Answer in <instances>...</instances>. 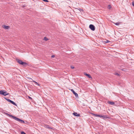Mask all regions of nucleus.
<instances>
[{
	"mask_svg": "<svg viewBox=\"0 0 134 134\" xmlns=\"http://www.w3.org/2000/svg\"><path fill=\"white\" fill-rule=\"evenodd\" d=\"M29 98H30L31 99V97H29Z\"/></svg>",
	"mask_w": 134,
	"mask_h": 134,
	"instance_id": "c85d7f7f",
	"label": "nucleus"
},
{
	"mask_svg": "<svg viewBox=\"0 0 134 134\" xmlns=\"http://www.w3.org/2000/svg\"><path fill=\"white\" fill-rule=\"evenodd\" d=\"M0 94L6 96L8 95L9 94L7 93L6 92H4V90H1L0 91Z\"/></svg>",
	"mask_w": 134,
	"mask_h": 134,
	"instance_id": "7ed1b4c3",
	"label": "nucleus"
},
{
	"mask_svg": "<svg viewBox=\"0 0 134 134\" xmlns=\"http://www.w3.org/2000/svg\"><path fill=\"white\" fill-rule=\"evenodd\" d=\"M109 42V41L108 40H107L106 41H105V42L106 43H108Z\"/></svg>",
	"mask_w": 134,
	"mask_h": 134,
	"instance_id": "4be33fe9",
	"label": "nucleus"
},
{
	"mask_svg": "<svg viewBox=\"0 0 134 134\" xmlns=\"http://www.w3.org/2000/svg\"><path fill=\"white\" fill-rule=\"evenodd\" d=\"M73 114L75 116H80V115L79 114H78L76 113H73Z\"/></svg>",
	"mask_w": 134,
	"mask_h": 134,
	"instance_id": "6e6552de",
	"label": "nucleus"
},
{
	"mask_svg": "<svg viewBox=\"0 0 134 134\" xmlns=\"http://www.w3.org/2000/svg\"><path fill=\"white\" fill-rule=\"evenodd\" d=\"M89 28L92 31H94L95 30V26L93 25H90L89 26Z\"/></svg>",
	"mask_w": 134,
	"mask_h": 134,
	"instance_id": "20e7f679",
	"label": "nucleus"
},
{
	"mask_svg": "<svg viewBox=\"0 0 134 134\" xmlns=\"http://www.w3.org/2000/svg\"><path fill=\"white\" fill-rule=\"evenodd\" d=\"M55 57V56L54 55H53L51 57H52L53 58L54 57Z\"/></svg>",
	"mask_w": 134,
	"mask_h": 134,
	"instance_id": "bb28decb",
	"label": "nucleus"
},
{
	"mask_svg": "<svg viewBox=\"0 0 134 134\" xmlns=\"http://www.w3.org/2000/svg\"><path fill=\"white\" fill-rule=\"evenodd\" d=\"M102 118H108L107 117V116L106 115H102Z\"/></svg>",
	"mask_w": 134,
	"mask_h": 134,
	"instance_id": "f8f14e48",
	"label": "nucleus"
},
{
	"mask_svg": "<svg viewBox=\"0 0 134 134\" xmlns=\"http://www.w3.org/2000/svg\"><path fill=\"white\" fill-rule=\"evenodd\" d=\"M71 69H74V67H73V66H71Z\"/></svg>",
	"mask_w": 134,
	"mask_h": 134,
	"instance_id": "393cba45",
	"label": "nucleus"
},
{
	"mask_svg": "<svg viewBox=\"0 0 134 134\" xmlns=\"http://www.w3.org/2000/svg\"><path fill=\"white\" fill-rule=\"evenodd\" d=\"M35 83L37 84L38 86L39 85V84H38L37 82H36V83Z\"/></svg>",
	"mask_w": 134,
	"mask_h": 134,
	"instance_id": "a878e982",
	"label": "nucleus"
},
{
	"mask_svg": "<svg viewBox=\"0 0 134 134\" xmlns=\"http://www.w3.org/2000/svg\"><path fill=\"white\" fill-rule=\"evenodd\" d=\"M5 114L9 116V117L12 118L14 119L15 120L19 121L21 122V123L23 124L24 123V122L23 120H22L19 118H18L16 117L13 116L10 114H9L7 113H5Z\"/></svg>",
	"mask_w": 134,
	"mask_h": 134,
	"instance_id": "f257e3e1",
	"label": "nucleus"
},
{
	"mask_svg": "<svg viewBox=\"0 0 134 134\" xmlns=\"http://www.w3.org/2000/svg\"><path fill=\"white\" fill-rule=\"evenodd\" d=\"M28 79L30 81L31 80V81H32V80H33L31 78H30V77H28Z\"/></svg>",
	"mask_w": 134,
	"mask_h": 134,
	"instance_id": "a211bd4d",
	"label": "nucleus"
},
{
	"mask_svg": "<svg viewBox=\"0 0 134 134\" xmlns=\"http://www.w3.org/2000/svg\"><path fill=\"white\" fill-rule=\"evenodd\" d=\"M93 115H94V116L96 117H99L100 118H102V115H98V114H93Z\"/></svg>",
	"mask_w": 134,
	"mask_h": 134,
	"instance_id": "423d86ee",
	"label": "nucleus"
},
{
	"mask_svg": "<svg viewBox=\"0 0 134 134\" xmlns=\"http://www.w3.org/2000/svg\"><path fill=\"white\" fill-rule=\"evenodd\" d=\"M77 9L79 10L80 11V12H81L82 11V9L80 8H79V9Z\"/></svg>",
	"mask_w": 134,
	"mask_h": 134,
	"instance_id": "412c9836",
	"label": "nucleus"
},
{
	"mask_svg": "<svg viewBox=\"0 0 134 134\" xmlns=\"http://www.w3.org/2000/svg\"><path fill=\"white\" fill-rule=\"evenodd\" d=\"M132 5H133V6H134V1H133V2H132Z\"/></svg>",
	"mask_w": 134,
	"mask_h": 134,
	"instance_id": "5701e85b",
	"label": "nucleus"
},
{
	"mask_svg": "<svg viewBox=\"0 0 134 134\" xmlns=\"http://www.w3.org/2000/svg\"><path fill=\"white\" fill-rule=\"evenodd\" d=\"M111 6L110 5H108V8L109 9H110L111 8Z\"/></svg>",
	"mask_w": 134,
	"mask_h": 134,
	"instance_id": "dca6fc26",
	"label": "nucleus"
},
{
	"mask_svg": "<svg viewBox=\"0 0 134 134\" xmlns=\"http://www.w3.org/2000/svg\"><path fill=\"white\" fill-rule=\"evenodd\" d=\"M115 75H117L118 76H119V74L118 73H115Z\"/></svg>",
	"mask_w": 134,
	"mask_h": 134,
	"instance_id": "aec40b11",
	"label": "nucleus"
},
{
	"mask_svg": "<svg viewBox=\"0 0 134 134\" xmlns=\"http://www.w3.org/2000/svg\"><path fill=\"white\" fill-rule=\"evenodd\" d=\"M121 70H122L124 71H126V69H121Z\"/></svg>",
	"mask_w": 134,
	"mask_h": 134,
	"instance_id": "f3484780",
	"label": "nucleus"
},
{
	"mask_svg": "<svg viewBox=\"0 0 134 134\" xmlns=\"http://www.w3.org/2000/svg\"><path fill=\"white\" fill-rule=\"evenodd\" d=\"M84 74L85 75L87 76L89 78H92L91 76L89 74H88L86 73H85Z\"/></svg>",
	"mask_w": 134,
	"mask_h": 134,
	"instance_id": "0eeeda50",
	"label": "nucleus"
},
{
	"mask_svg": "<svg viewBox=\"0 0 134 134\" xmlns=\"http://www.w3.org/2000/svg\"><path fill=\"white\" fill-rule=\"evenodd\" d=\"M44 40L46 41L47 40H48V39L46 37H45L44 38Z\"/></svg>",
	"mask_w": 134,
	"mask_h": 134,
	"instance_id": "2eb2a0df",
	"label": "nucleus"
},
{
	"mask_svg": "<svg viewBox=\"0 0 134 134\" xmlns=\"http://www.w3.org/2000/svg\"><path fill=\"white\" fill-rule=\"evenodd\" d=\"M119 24H120V23L119 22H117V23H114V24L116 25H119Z\"/></svg>",
	"mask_w": 134,
	"mask_h": 134,
	"instance_id": "4468645a",
	"label": "nucleus"
},
{
	"mask_svg": "<svg viewBox=\"0 0 134 134\" xmlns=\"http://www.w3.org/2000/svg\"><path fill=\"white\" fill-rule=\"evenodd\" d=\"M108 103L109 104L111 105H113L114 104V102H112L109 101Z\"/></svg>",
	"mask_w": 134,
	"mask_h": 134,
	"instance_id": "9b49d317",
	"label": "nucleus"
},
{
	"mask_svg": "<svg viewBox=\"0 0 134 134\" xmlns=\"http://www.w3.org/2000/svg\"><path fill=\"white\" fill-rule=\"evenodd\" d=\"M21 134H26V133L24 131H22L21 132Z\"/></svg>",
	"mask_w": 134,
	"mask_h": 134,
	"instance_id": "6ab92c4d",
	"label": "nucleus"
},
{
	"mask_svg": "<svg viewBox=\"0 0 134 134\" xmlns=\"http://www.w3.org/2000/svg\"><path fill=\"white\" fill-rule=\"evenodd\" d=\"M32 81H33V82H34L35 83H36V81H34V80H32Z\"/></svg>",
	"mask_w": 134,
	"mask_h": 134,
	"instance_id": "cd10ccee",
	"label": "nucleus"
},
{
	"mask_svg": "<svg viewBox=\"0 0 134 134\" xmlns=\"http://www.w3.org/2000/svg\"><path fill=\"white\" fill-rule=\"evenodd\" d=\"M47 127L48 128H50V126H49L48 125H47Z\"/></svg>",
	"mask_w": 134,
	"mask_h": 134,
	"instance_id": "b1692460",
	"label": "nucleus"
},
{
	"mask_svg": "<svg viewBox=\"0 0 134 134\" xmlns=\"http://www.w3.org/2000/svg\"><path fill=\"white\" fill-rule=\"evenodd\" d=\"M5 99L7 100L8 101V102H10L12 100L10 99H8L6 98H5Z\"/></svg>",
	"mask_w": 134,
	"mask_h": 134,
	"instance_id": "ddd939ff",
	"label": "nucleus"
},
{
	"mask_svg": "<svg viewBox=\"0 0 134 134\" xmlns=\"http://www.w3.org/2000/svg\"><path fill=\"white\" fill-rule=\"evenodd\" d=\"M71 91L75 95L76 97H78V94L76 92H75L73 89H71Z\"/></svg>",
	"mask_w": 134,
	"mask_h": 134,
	"instance_id": "39448f33",
	"label": "nucleus"
},
{
	"mask_svg": "<svg viewBox=\"0 0 134 134\" xmlns=\"http://www.w3.org/2000/svg\"><path fill=\"white\" fill-rule=\"evenodd\" d=\"M10 103L13 105H14L15 106H17L16 104L12 100L11 101Z\"/></svg>",
	"mask_w": 134,
	"mask_h": 134,
	"instance_id": "9d476101",
	"label": "nucleus"
},
{
	"mask_svg": "<svg viewBox=\"0 0 134 134\" xmlns=\"http://www.w3.org/2000/svg\"><path fill=\"white\" fill-rule=\"evenodd\" d=\"M4 28L5 29H9V27L8 26L4 25Z\"/></svg>",
	"mask_w": 134,
	"mask_h": 134,
	"instance_id": "1a4fd4ad",
	"label": "nucleus"
},
{
	"mask_svg": "<svg viewBox=\"0 0 134 134\" xmlns=\"http://www.w3.org/2000/svg\"><path fill=\"white\" fill-rule=\"evenodd\" d=\"M17 62L19 64L23 65V66H25L27 64V63L22 62L21 60H20L19 59H16Z\"/></svg>",
	"mask_w": 134,
	"mask_h": 134,
	"instance_id": "f03ea898",
	"label": "nucleus"
}]
</instances>
